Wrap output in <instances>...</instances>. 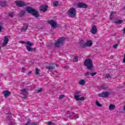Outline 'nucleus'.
Wrapping results in <instances>:
<instances>
[{
  "instance_id": "nucleus-1",
  "label": "nucleus",
  "mask_w": 125,
  "mask_h": 125,
  "mask_svg": "<svg viewBox=\"0 0 125 125\" xmlns=\"http://www.w3.org/2000/svg\"><path fill=\"white\" fill-rule=\"evenodd\" d=\"M26 10L27 12H28V13H32L33 16H35L36 18H38L40 16V15H39V13H38V11H36L35 9H34L32 7H28L26 8Z\"/></svg>"
},
{
  "instance_id": "nucleus-2",
  "label": "nucleus",
  "mask_w": 125,
  "mask_h": 125,
  "mask_svg": "<svg viewBox=\"0 0 125 125\" xmlns=\"http://www.w3.org/2000/svg\"><path fill=\"white\" fill-rule=\"evenodd\" d=\"M84 65L87 67L88 70L92 69L93 63L92 61L90 59H87L84 62Z\"/></svg>"
},
{
  "instance_id": "nucleus-3",
  "label": "nucleus",
  "mask_w": 125,
  "mask_h": 125,
  "mask_svg": "<svg viewBox=\"0 0 125 125\" xmlns=\"http://www.w3.org/2000/svg\"><path fill=\"white\" fill-rule=\"evenodd\" d=\"M93 43H92V41L91 40H87V42L85 43H83L82 44L81 46L83 48H85V47H90V46H92Z\"/></svg>"
},
{
  "instance_id": "nucleus-4",
  "label": "nucleus",
  "mask_w": 125,
  "mask_h": 125,
  "mask_svg": "<svg viewBox=\"0 0 125 125\" xmlns=\"http://www.w3.org/2000/svg\"><path fill=\"white\" fill-rule=\"evenodd\" d=\"M81 94V91H76L74 92V98H75L76 100H84V98L83 97H81L80 98V95Z\"/></svg>"
},
{
  "instance_id": "nucleus-5",
  "label": "nucleus",
  "mask_w": 125,
  "mask_h": 125,
  "mask_svg": "<svg viewBox=\"0 0 125 125\" xmlns=\"http://www.w3.org/2000/svg\"><path fill=\"white\" fill-rule=\"evenodd\" d=\"M77 13V10L74 8H71L68 11V15L70 17H75Z\"/></svg>"
},
{
  "instance_id": "nucleus-6",
  "label": "nucleus",
  "mask_w": 125,
  "mask_h": 125,
  "mask_svg": "<svg viewBox=\"0 0 125 125\" xmlns=\"http://www.w3.org/2000/svg\"><path fill=\"white\" fill-rule=\"evenodd\" d=\"M25 44H27V45H28V46H26L27 50H28V51H30V52L35 51L36 49L31 47V46H32V45H34L33 43H31V42L28 41V42H26Z\"/></svg>"
},
{
  "instance_id": "nucleus-7",
  "label": "nucleus",
  "mask_w": 125,
  "mask_h": 125,
  "mask_svg": "<svg viewBox=\"0 0 125 125\" xmlns=\"http://www.w3.org/2000/svg\"><path fill=\"white\" fill-rule=\"evenodd\" d=\"M64 38H62L58 40V42L55 43V45L56 47H59L60 45H62L63 44V42H64Z\"/></svg>"
},
{
  "instance_id": "nucleus-8",
  "label": "nucleus",
  "mask_w": 125,
  "mask_h": 125,
  "mask_svg": "<svg viewBox=\"0 0 125 125\" xmlns=\"http://www.w3.org/2000/svg\"><path fill=\"white\" fill-rule=\"evenodd\" d=\"M8 42H9V38H8V36H6L4 37L3 42L2 43L3 47L6 46L7 45V43H8Z\"/></svg>"
},
{
  "instance_id": "nucleus-9",
  "label": "nucleus",
  "mask_w": 125,
  "mask_h": 125,
  "mask_svg": "<svg viewBox=\"0 0 125 125\" xmlns=\"http://www.w3.org/2000/svg\"><path fill=\"white\" fill-rule=\"evenodd\" d=\"M77 6L79 8H87L88 7L87 4L83 2L78 3Z\"/></svg>"
},
{
  "instance_id": "nucleus-10",
  "label": "nucleus",
  "mask_w": 125,
  "mask_h": 125,
  "mask_svg": "<svg viewBox=\"0 0 125 125\" xmlns=\"http://www.w3.org/2000/svg\"><path fill=\"white\" fill-rule=\"evenodd\" d=\"M110 94V93L108 92H105L102 93H100L98 94L99 97H103V98H106L108 97Z\"/></svg>"
},
{
  "instance_id": "nucleus-11",
  "label": "nucleus",
  "mask_w": 125,
  "mask_h": 125,
  "mask_svg": "<svg viewBox=\"0 0 125 125\" xmlns=\"http://www.w3.org/2000/svg\"><path fill=\"white\" fill-rule=\"evenodd\" d=\"M15 3L19 7H21L25 5V3H24V2H23V1L17 0V1H15Z\"/></svg>"
},
{
  "instance_id": "nucleus-12",
  "label": "nucleus",
  "mask_w": 125,
  "mask_h": 125,
  "mask_svg": "<svg viewBox=\"0 0 125 125\" xmlns=\"http://www.w3.org/2000/svg\"><path fill=\"white\" fill-rule=\"evenodd\" d=\"M91 33L93 34V35H95L96 33H97V28L96 27V26L94 25L91 29Z\"/></svg>"
},
{
  "instance_id": "nucleus-13",
  "label": "nucleus",
  "mask_w": 125,
  "mask_h": 125,
  "mask_svg": "<svg viewBox=\"0 0 125 125\" xmlns=\"http://www.w3.org/2000/svg\"><path fill=\"white\" fill-rule=\"evenodd\" d=\"M40 10H41V11H42L43 12H45V11L47 10V5H45L40 6Z\"/></svg>"
},
{
  "instance_id": "nucleus-14",
  "label": "nucleus",
  "mask_w": 125,
  "mask_h": 125,
  "mask_svg": "<svg viewBox=\"0 0 125 125\" xmlns=\"http://www.w3.org/2000/svg\"><path fill=\"white\" fill-rule=\"evenodd\" d=\"M48 23L53 27V28H55L56 27V22L53 20H49L48 21Z\"/></svg>"
},
{
  "instance_id": "nucleus-15",
  "label": "nucleus",
  "mask_w": 125,
  "mask_h": 125,
  "mask_svg": "<svg viewBox=\"0 0 125 125\" xmlns=\"http://www.w3.org/2000/svg\"><path fill=\"white\" fill-rule=\"evenodd\" d=\"M28 27H29V24H28V23L24 24L23 26L21 29V32H26L28 29Z\"/></svg>"
},
{
  "instance_id": "nucleus-16",
  "label": "nucleus",
  "mask_w": 125,
  "mask_h": 125,
  "mask_svg": "<svg viewBox=\"0 0 125 125\" xmlns=\"http://www.w3.org/2000/svg\"><path fill=\"white\" fill-rule=\"evenodd\" d=\"M3 93L5 96V97H8V96H9V95H10V94H11V93L10 92H9V91H4L3 92Z\"/></svg>"
},
{
  "instance_id": "nucleus-17",
  "label": "nucleus",
  "mask_w": 125,
  "mask_h": 125,
  "mask_svg": "<svg viewBox=\"0 0 125 125\" xmlns=\"http://www.w3.org/2000/svg\"><path fill=\"white\" fill-rule=\"evenodd\" d=\"M115 108H116V105L113 104H110L108 106V109L109 110H110V111L115 110Z\"/></svg>"
},
{
  "instance_id": "nucleus-18",
  "label": "nucleus",
  "mask_w": 125,
  "mask_h": 125,
  "mask_svg": "<svg viewBox=\"0 0 125 125\" xmlns=\"http://www.w3.org/2000/svg\"><path fill=\"white\" fill-rule=\"evenodd\" d=\"M21 91V94H22V95H24V96H26V95L28 94V92L27 91V90L26 89H22Z\"/></svg>"
},
{
  "instance_id": "nucleus-19",
  "label": "nucleus",
  "mask_w": 125,
  "mask_h": 125,
  "mask_svg": "<svg viewBox=\"0 0 125 125\" xmlns=\"http://www.w3.org/2000/svg\"><path fill=\"white\" fill-rule=\"evenodd\" d=\"M48 70H53L55 69V65H51L46 67Z\"/></svg>"
},
{
  "instance_id": "nucleus-20",
  "label": "nucleus",
  "mask_w": 125,
  "mask_h": 125,
  "mask_svg": "<svg viewBox=\"0 0 125 125\" xmlns=\"http://www.w3.org/2000/svg\"><path fill=\"white\" fill-rule=\"evenodd\" d=\"M124 22V21L122 20H118L117 21H115L114 23L115 24H122Z\"/></svg>"
},
{
  "instance_id": "nucleus-21",
  "label": "nucleus",
  "mask_w": 125,
  "mask_h": 125,
  "mask_svg": "<svg viewBox=\"0 0 125 125\" xmlns=\"http://www.w3.org/2000/svg\"><path fill=\"white\" fill-rule=\"evenodd\" d=\"M79 84H80V85H83V84L85 83V81H84V80H82L80 81H79Z\"/></svg>"
},
{
  "instance_id": "nucleus-22",
  "label": "nucleus",
  "mask_w": 125,
  "mask_h": 125,
  "mask_svg": "<svg viewBox=\"0 0 125 125\" xmlns=\"http://www.w3.org/2000/svg\"><path fill=\"white\" fill-rule=\"evenodd\" d=\"M41 70H40V69L39 68H36V70H35V74L37 76H39V75H40V72Z\"/></svg>"
},
{
  "instance_id": "nucleus-23",
  "label": "nucleus",
  "mask_w": 125,
  "mask_h": 125,
  "mask_svg": "<svg viewBox=\"0 0 125 125\" xmlns=\"http://www.w3.org/2000/svg\"><path fill=\"white\" fill-rule=\"evenodd\" d=\"M73 116L74 118H70V119H75L76 120V119H78V118H79L80 116L78 114H76V115H75V114H73Z\"/></svg>"
},
{
  "instance_id": "nucleus-24",
  "label": "nucleus",
  "mask_w": 125,
  "mask_h": 125,
  "mask_svg": "<svg viewBox=\"0 0 125 125\" xmlns=\"http://www.w3.org/2000/svg\"><path fill=\"white\" fill-rule=\"evenodd\" d=\"M96 105L97 106H98V107H101V106H102L101 105V104H100V103H99V102H98V101H96Z\"/></svg>"
},
{
  "instance_id": "nucleus-25",
  "label": "nucleus",
  "mask_w": 125,
  "mask_h": 125,
  "mask_svg": "<svg viewBox=\"0 0 125 125\" xmlns=\"http://www.w3.org/2000/svg\"><path fill=\"white\" fill-rule=\"evenodd\" d=\"M73 61H74V62H78V61H79L78 57H74L73 59Z\"/></svg>"
},
{
  "instance_id": "nucleus-26",
  "label": "nucleus",
  "mask_w": 125,
  "mask_h": 125,
  "mask_svg": "<svg viewBox=\"0 0 125 125\" xmlns=\"http://www.w3.org/2000/svg\"><path fill=\"white\" fill-rule=\"evenodd\" d=\"M59 2L58 1H54L53 3V6H58Z\"/></svg>"
},
{
  "instance_id": "nucleus-27",
  "label": "nucleus",
  "mask_w": 125,
  "mask_h": 125,
  "mask_svg": "<svg viewBox=\"0 0 125 125\" xmlns=\"http://www.w3.org/2000/svg\"><path fill=\"white\" fill-rule=\"evenodd\" d=\"M25 10H22L21 11V13H20V15L21 16H23V15H24V13H25Z\"/></svg>"
},
{
  "instance_id": "nucleus-28",
  "label": "nucleus",
  "mask_w": 125,
  "mask_h": 125,
  "mask_svg": "<svg viewBox=\"0 0 125 125\" xmlns=\"http://www.w3.org/2000/svg\"><path fill=\"white\" fill-rule=\"evenodd\" d=\"M113 14H114V12H111L110 13V20H113Z\"/></svg>"
},
{
  "instance_id": "nucleus-29",
  "label": "nucleus",
  "mask_w": 125,
  "mask_h": 125,
  "mask_svg": "<svg viewBox=\"0 0 125 125\" xmlns=\"http://www.w3.org/2000/svg\"><path fill=\"white\" fill-rule=\"evenodd\" d=\"M36 91H37V93H40L42 92V88H41L37 90Z\"/></svg>"
},
{
  "instance_id": "nucleus-30",
  "label": "nucleus",
  "mask_w": 125,
  "mask_h": 125,
  "mask_svg": "<svg viewBox=\"0 0 125 125\" xmlns=\"http://www.w3.org/2000/svg\"><path fill=\"white\" fill-rule=\"evenodd\" d=\"M0 5H1L2 6H4L6 5V2H2L0 3Z\"/></svg>"
},
{
  "instance_id": "nucleus-31",
  "label": "nucleus",
  "mask_w": 125,
  "mask_h": 125,
  "mask_svg": "<svg viewBox=\"0 0 125 125\" xmlns=\"http://www.w3.org/2000/svg\"><path fill=\"white\" fill-rule=\"evenodd\" d=\"M65 96H64L63 95H62L61 96H59V99L60 100L61 99H63V98H64Z\"/></svg>"
},
{
  "instance_id": "nucleus-32",
  "label": "nucleus",
  "mask_w": 125,
  "mask_h": 125,
  "mask_svg": "<svg viewBox=\"0 0 125 125\" xmlns=\"http://www.w3.org/2000/svg\"><path fill=\"white\" fill-rule=\"evenodd\" d=\"M105 78H106V79H111V75H110V74H107L105 76Z\"/></svg>"
},
{
  "instance_id": "nucleus-33",
  "label": "nucleus",
  "mask_w": 125,
  "mask_h": 125,
  "mask_svg": "<svg viewBox=\"0 0 125 125\" xmlns=\"http://www.w3.org/2000/svg\"><path fill=\"white\" fill-rule=\"evenodd\" d=\"M9 16H10V17H13V16H14V14H13V13H10L9 14Z\"/></svg>"
},
{
  "instance_id": "nucleus-34",
  "label": "nucleus",
  "mask_w": 125,
  "mask_h": 125,
  "mask_svg": "<svg viewBox=\"0 0 125 125\" xmlns=\"http://www.w3.org/2000/svg\"><path fill=\"white\" fill-rule=\"evenodd\" d=\"M31 125V121L28 120L25 125Z\"/></svg>"
},
{
  "instance_id": "nucleus-35",
  "label": "nucleus",
  "mask_w": 125,
  "mask_h": 125,
  "mask_svg": "<svg viewBox=\"0 0 125 125\" xmlns=\"http://www.w3.org/2000/svg\"><path fill=\"white\" fill-rule=\"evenodd\" d=\"M26 71V68L25 67H22L21 69V73H24Z\"/></svg>"
},
{
  "instance_id": "nucleus-36",
  "label": "nucleus",
  "mask_w": 125,
  "mask_h": 125,
  "mask_svg": "<svg viewBox=\"0 0 125 125\" xmlns=\"http://www.w3.org/2000/svg\"><path fill=\"white\" fill-rule=\"evenodd\" d=\"M113 48H117V47H118V44H116L115 45H113Z\"/></svg>"
},
{
  "instance_id": "nucleus-37",
  "label": "nucleus",
  "mask_w": 125,
  "mask_h": 125,
  "mask_svg": "<svg viewBox=\"0 0 125 125\" xmlns=\"http://www.w3.org/2000/svg\"><path fill=\"white\" fill-rule=\"evenodd\" d=\"M95 75H96V72H94V73H91V76H92V77H93V76H95Z\"/></svg>"
},
{
  "instance_id": "nucleus-38",
  "label": "nucleus",
  "mask_w": 125,
  "mask_h": 125,
  "mask_svg": "<svg viewBox=\"0 0 125 125\" xmlns=\"http://www.w3.org/2000/svg\"><path fill=\"white\" fill-rule=\"evenodd\" d=\"M39 125V123L38 122H34L32 123L31 125Z\"/></svg>"
},
{
  "instance_id": "nucleus-39",
  "label": "nucleus",
  "mask_w": 125,
  "mask_h": 125,
  "mask_svg": "<svg viewBox=\"0 0 125 125\" xmlns=\"http://www.w3.org/2000/svg\"><path fill=\"white\" fill-rule=\"evenodd\" d=\"M3 29V26H0V32H1V30Z\"/></svg>"
},
{
  "instance_id": "nucleus-40",
  "label": "nucleus",
  "mask_w": 125,
  "mask_h": 125,
  "mask_svg": "<svg viewBox=\"0 0 125 125\" xmlns=\"http://www.w3.org/2000/svg\"><path fill=\"white\" fill-rule=\"evenodd\" d=\"M20 42L22 44H25L26 43V42H24V41H21Z\"/></svg>"
},
{
  "instance_id": "nucleus-41",
  "label": "nucleus",
  "mask_w": 125,
  "mask_h": 125,
  "mask_svg": "<svg viewBox=\"0 0 125 125\" xmlns=\"http://www.w3.org/2000/svg\"><path fill=\"white\" fill-rule=\"evenodd\" d=\"M9 125H14V124H13V122H11L9 124Z\"/></svg>"
},
{
  "instance_id": "nucleus-42",
  "label": "nucleus",
  "mask_w": 125,
  "mask_h": 125,
  "mask_svg": "<svg viewBox=\"0 0 125 125\" xmlns=\"http://www.w3.org/2000/svg\"><path fill=\"white\" fill-rule=\"evenodd\" d=\"M88 74H89V72H87L86 73H85V76H87L88 75Z\"/></svg>"
},
{
  "instance_id": "nucleus-43",
  "label": "nucleus",
  "mask_w": 125,
  "mask_h": 125,
  "mask_svg": "<svg viewBox=\"0 0 125 125\" xmlns=\"http://www.w3.org/2000/svg\"><path fill=\"white\" fill-rule=\"evenodd\" d=\"M52 124V123L51 122H49L48 124V125H51Z\"/></svg>"
},
{
  "instance_id": "nucleus-44",
  "label": "nucleus",
  "mask_w": 125,
  "mask_h": 125,
  "mask_svg": "<svg viewBox=\"0 0 125 125\" xmlns=\"http://www.w3.org/2000/svg\"><path fill=\"white\" fill-rule=\"evenodd\" d=\"M123 63H125V58H124Z\"/></svg>"
},
{
  "instance_id": "nucleus-45",
  "label": "nucleus",
  "mask_w": 125,
  "mask_h": 125,
  "mask_svg": "<svg viewBox=\"0 0 125 125\" xmlns=\"http://www.w3.org/2000/svg\"><path fill=\"white\" fill-rule=\"evenodd\" d=\"M65 68H66V69H68V68H69V66H65Z\"/></svg>"
},
{
  "instance_id": "nucleus-46",
  "label": "nucleus",
  "mask_w": 125,
  "mask_h": 125,
  "mask_svg": "<svg viewBox=\"0 0 125 125\" xmlns=\"http://www.w3.org/2000/svg\"><path fill=\"white\" fill-rule=\"evenodd\" d=\"M123 33H124V34H125V27L124 28V30Z\"/></svg>"
},
{
  "instance_id": "nucleus-47",
  "label": "nucleus",
  "mask_w": 125,
  "mask_h": 125,
  "mask_svg": "<svg viewBox=\"0 0 125 125\" xmlns=\"http://www.w3.org/2000/svg\"><path fill=\"white\" fill-rule=\"evenodd\" d=\"M31 73H32V72H29V73H28V75H31Z\"/></svg>"
},
{
  "instance_id": "nucleus-48",
  "label": "nucleus",
  "mask_w": 125,
  "mask_h": 125,
  "mask_svg": "<svg viewBox=\"0 0 125 125\" xmlns=\"http://www.w3.org/2000/svg\"><path fill=\"white\" fill-rule=\"evenodd\" d=\"M124 110H125V106H124Z\"/></svg>"
},
{
  "instance_id": "nucleus-49",
  "label": "nucleus",
  "mask_w": 125,
  "mask_h": 125,
  "mask_svg": "<svg viewBox=\"0 0 125 125\" xmlns=\"http://www.w3.org/2000/svg\"><path fill=\"white\" fill-rule=\"evenodd\" d=\"M23 98H26V97H24Z\"/></svg>"
}]
</instances>
